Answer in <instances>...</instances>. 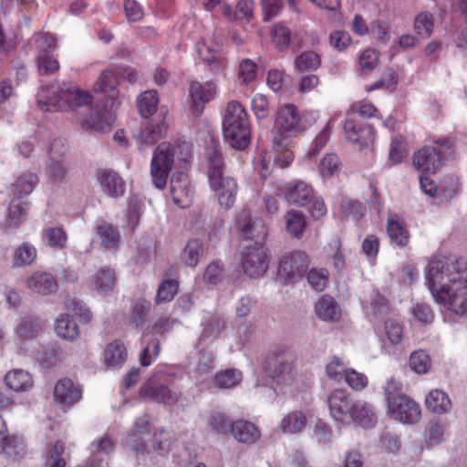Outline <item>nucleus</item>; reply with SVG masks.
<instances>
[{
  "instance_id": "obj_50",
  "label": "nucleus",
  "mask_w": 467,
  "mask_h": 467,
  "mask_svg": "<svg viewBox=\"0 0 467 467\" xmlns=\"http://www.w3.org/2000/svg\"><path fill=\"white\" fill-rule=\"evenodd\" d=\"M414 30L422 38H428L433 32V18L430 13H420L414 21Z\"/></svg>"
},
{
  "instance_id": "obj_21",
  "label": "nucleus",
  "mask_w": 467,
  "mask_h": 467,
  "mask_svg": "<svg viewBox=\"0 0 467 467\" xmlns=\"http://www.w3.org/2000/svg\"><path fill=\"white\" fill-rule=\"evenodd\" d=\"M54 397L57 403L72 405L80 400L82 390L71 379L64 378L59 379L54 388Z\"/></svg>"
},
{
  "instance_id": "obj_3",
  "label": "nucleus",
  "mask_w": 467,
  "mask_h": 467,
  "mask_svg": "<svg viewBox=\"0 0 467 467\" xmlns=\"http://www.w3.org/2000/svg\"><path fill=\"white\" fill-rule=\"evenodd\" d=\"M327 405L331 417L344 424L357 423L369 427L376 422V415L369 405L362 400H356L343 389H335L327 397Z\"/></svg>"
},
{
  "instance_id": "obj_18",
  "label": "nucleus",
  "mask_w": 467,
  "mask_h": 467,
  "mask_svg": "<svg viewBox=\"0 0 467 467\" xmlns=\"http://www.w3.org/2000/svg\"><path fill=\"white\" fill-rule=\"evenodd\" d=\"M26 285L28 290L40 295H50L57 289V283L55 277L46 271L36 270L26 279Z\"/></svg>"
},
{
  "instance_id": "obj_39",
  "label": "nucleus",
  "mask_w": 467,
  "mask_h": 467,
  "mask_svg": "<svg viewBox=\"0 0 467 467\" xmlns=\"http://www.w3.org/2000/svg\"><path fill=\"white\" fill-rule=\"evenodd\" d=\"M92 285L99 293L111 291L116 285L115 273L109 268L98 270L92 277Z\"/></svg>"
},
{
  "instance_id": "obj_61",
  "label": "nucleus",
  "mask_w": 467,
  "mask_h": 467,
  "mask_svg": "<svg viewBox=\"0 0 467 467\" xmlns=\"http://www.w3.org/2000/svg\"><path fill=\"white\" fill-rule=\"evenodd\" d=\"M379 54L375 49L368 48L359 56V68L363 74L370 72L378 64Z\"/></svg>"
},
{
  "instance_id": "obj_60",
  "label": "nucleus",
  "mask_w": 467,
  "mask_h": 467,
  "mask_svg": "<svg viewBox=\"0 0 467 467\" xmlns=\"http://www.w3.org/2000/svg\"><path fill=\"white\" fill-rule=\"evenodd\" d=\"M446 428L445 425L439 422H431L426 435V442L429 445H437L441 443L445 437Z\"/></svg>"
},
{
  "instance_id": "obj_11",
  "label": "nucleus",
  "mask_w": 467,
  "mask_h": 467,
  "mask_svg": "<svg viewBox=\"0 0 467 467\" xmlns=\"http://www.w3.org/2000/svg\"><path fill=\"white\" fill-rule=\"evenodd\" d=\"M390 416L400 422L413 424L421 418L420 405L408 396L389 400L388 406Z\"/></svg>"
},
{
  "instance_id": "obj_62",
  "label": "nucleus",
  "mask_w": 467,
  "mask_h": 467,
  "mask_svg": "<svg viewBox=\"0 0 467 467\" xmlns=\"http://www.w3.org/2000/svg\"><path fill=\"white\" fill-rule=\"evenodd\" d=\"M343 379L354 390H362L368 385V378L364 374L351 368H348Z\"/></svg>"
},
{
  "instance_id": "obj_45",
  "label": "nucleus",
  "mask_w": 467,
  "mask_h": 467,
  "mask_svg": "<svg viewBox=\"0 0 467 467\" xmlns=\"http://www.w3.org/2000/svg\"><path fill=\"white\" fill-rule=\"evenodd\" d=\"M16 437L10 435L4 419L0 416V453L16 455Z\"/></svg>"
},
{
  "instance_id": "obj_63",
  "label": "nucleus",
  "mask_w": 467,
  "mask_h": 467,
  "mask_svg": "<svg viewBox=\"0 0 467 467\" xmlns=\"http://www.w3.org/2000/svg\"><path fill=\"white\" fill-rule=\"evenodd\" d=\"M328 273L326 269H311L307 274V281L310 285L322 291L327 284Z\"/></svg>"
},
{
  "instance_id": "obj_36",
  "label": "nucleus",
  "mask_w": 467,
  "mask_h": 467,
  "mask_svg": "<svg viewBox=\"0 0 467 467\" xmlns=\"http://www.w3.org/2000/svg\"><path fill=\"white\" fill-rule=\"evenodd\" d=\"M127 358V350L120 341H113L107 345L104 354V361L108 367H119Z\"/></svg>"
},
{
  "instance_id": "obj_22",
  "label": "nucleus",
  "mask_w": 467,
  "mask_h": 467,
  "mask_svg": "<svg viewBox=\"0 0 467 467\" xmlns=\"http://www.w3.org/2000/svg\"><path fill=\"white\" fill-rule=\"evenodd\" d=\"M167 130L168 124L164 119L145 125L140 130L139 133L136 134V140L140 148L142 149L152 146L165 136Z\"/></svg>"
},
{
  "instance_id": "obj_48",
  "label": "nucleus",
  "mask_w": 467,
  "mask_h": 467,
  "mask_svg": "<svg viewBox=\"0 0 467 467\" xmlns=\"http://www.w3.org/2000/svg\"><path fill=\"white\" fill-rule=\"evenodd\" d=\"M208 425L218 434H226L230 431L234 421L230 417L222 412H213L207 419Z\"/></svg>"
},
{
  "instance_id": "obj_14",
  "label": "nucleus",
  "mask_w": 467,
  "mask_h": 467,
  "mask_svg": "<svg viewBox=\"0 0 467 467\" xmlns=\"http://www.w3.org/2000/svg\"><path fill=\"white\" fill-rule=\"evenodd\" d=\"M197 52L211 73L218 75L227 68L228 60L218 45L202 40L197 44Z\"/></svg>"
},
{
  "instance_id": "obj_53",
  "label": "nucleus",
  "mask_w": 467,
  "mask_h": 467,
  "mask_svg": "<svg viewBox=\"0 0 467 467\" xmlns=\"http://www.w3.org/2000/svg\"><path fill=\"white\" fill-rule=\"evenodd\" d=\"M36 66L41 75H52L59 70V63L52 54L37 55Z\"/></svg>"
},
{
  "instance_id": "obj_17",
  "label": "nucleus",
  "mask_w": 467,
  "mask_h": 467,
  "mask_svg": "<svg viewBox=\"0 0 467 467\" xmlns=\"http://www.w3.org/2000/svg\"><path fill=\"white\" fill-rule=\"evenodd\" d=\"M209 182L218 197L220 205L224 209H230L234 203L237 192L235 180L231 177L222 176L209 181Z\"/></svg>"
},
{
  "instance_id": "obj_56",
  "label": "nucleus",
  "mask_w": 467,
  "mask_h": 467,
  "mask_svg": "<svg viewBox=\"0 0 467 467\" xmlns=\"http://www.w3.org/2000/svg\"><path fill=\"white\" fill-rule=\"evenodd\" d=\"M47 244L55 248H64L67 244V234L60 227H50L45 229Z\"/></svg>"
},
{
  "instance_id": "obj_31",
  "label": "nucleus",
  "mask_w": 467,
  "mask_h": 467,
  "mask_svg": "<svg viewBox=\"0 0 467 467\" xmlns=\"http://www.w3.org/2000/svg\"><path fill=\"white\" fill-rule=\"evenodd\" d=\"M37 257L36 248L28 242H24L14 251L12 266L22 268L32 265Z\"/></svg>"
},
{
  "instance_id": "obj_42",
  "label": "nucleus",
  "mask_w": 467,
  "mask_h": 467,
  "mask_svg": "<svg viewBox=\"0 0 467 467\" xmlns=\"http://www.w3.org/2000/svg\"><path fill=\"white\" fill-rule=\"evenodd\" d=\"M321 65V58L317 53L312 50L305 51L295 59V68L298 72L316 70Z\"/></svg>"
},
{
  "instance_id": "obj_24",
  "label": "nucleus",
  "mask_w": 467,
  "mask_h": 467,
  "mask_svg": "<svg viewBox=\"0 0 467 467\" xmlns=\"http://www.w3.org/2000/svg\"><path fill=\"white\" fill-rule=\"evenodd\" d=\"M313 197V189L303 181H294L285 186V198L292 204L304 206Z\"/></svg>"
},
{
  "instance_id": "obj_33",
  "label": "nucleus",
  "mask_w": 467,
  "mask_h": 467,
  "mask_svg": "<svg viewBox=\"0 0 467 467\" xmlns=\"http://www.w3.org/2000/svg\"><path fill=\"white\" fill-rule=\"evenodd\" d=\"M96 233L100 239V245L105 249H114L119 245L120 234L116 227L102 222L96 226Z\"/></svg>"
},
{
  "instance_id": "obj_32",
  "label": "nucleus",
  "mask_w": 467,
  "mask_h": 467,
  "mask_svg": "<svg viewBox=\"0 0 467 467\" xmlns=\"http://www.w3.org/2000/svg\"><path fill=\"white\" fill-rule=\"evenodd\" d=\"M284 221L285 230L292 237H302L306 229V218L302 212L290 210L285 214Z\"/></svg>"
},
{
  "instance_id": "obj_7",
  "label": "nucleus",
  "mask_w": 467,
  "mask_h": 467,
  "mask_svg": "<svg viewBox=\"0 0 467 467\" xmlns=\"http://www.w3.org/2000/svg\"><path fill=\"white\" fill-rule=\"evenodd\" d=\"M304 130L299 111L294 104H284L278 108L273 130V144L277 147L291 146L293 138Z\"/></svg>"
},
{
  "instance_id": "obj_35",
  "label": "nucleus",
  "mask_w": 467,
  "mask_h": 467,
  "mask_svg": "<svg viewBox=\"0 0 467 467\" xmlns=\"http://www.w3.org/2000/svg\"><path fill=\"white\" fill-rule=\"evenodd\" d=\"M315 310L317 317L325 321L337 320L340 317V309L330 296H323L317 303Z\"/></svg>"
},
{
  "instance_id": "obj_47",
  "label": "nucleus",
  "mask_w": 467,
  "mask_h": 467,
  "mask_svg": "<svg viewBox=\"0 0 467 467\" xmlns=\"http://www.w3.org/2000/svg\"><path fill=\"white\" fill-rule=\"evenodd\" d=\"M387 233L390 240L399 246H405L409 242V234L398 220H389Z\"/></svg>"
},
{
  "instance_id": "obj_54",
  "label": "nucleus",
  "mask_w": 467,
  "mask_h": 467,
  "mask_svg": "<svg viewBox=\"0 0 467 467\" xmlns=\"http://www.w3.org/2000/svg\"><path fill=\"white\" fill-rule=\"evenodd\" d=\"M178 291V282L176 280H166L159 285L156 303L170 302L173 299Z\"/></svg>"
},
{
  "instance_id": "obj_8",
  "label": "nucleus",
  "mask_w": 467,
  "mask_h": 467,
  "mask_svg": "<svg viewBox=\"0 0 467 467\" xmlns=\"http://www.w3.org/2000/svg\"><path fill=\"white\" fill-rule=\"evenodd\" d=\"M437 143L441 149L425 146L414 154L413 165L417 170L435 173L442 167V155L450 154L451 143L447 139L438 140Z\"/></svg>"
},
{
  "instance_id": "obj_41",
  "label": "nucleus",
  "mask_w": 467,
  "mask_h": 467,
  "mask_svg": "<svg viewBox=\"0 0 467 467\" xmlns=\"http://www.w3.org/2000/svg\"><path fill=\"white\" fill-rule=\"evenodd\" d=\"M241 371L234 368H228L216 373L213 377V383L219 389H232L237 386L242 380Z\"/></svg>"
},
{
  "instance_id": "obj_58",
  "label": "nucleus",
  "mask_w": 467,
  "mask_h": 467,
  "mask_svg": "<svg viewBox=\"0 0 467 467\" xmlns=\"http://www.w3.org/2000/svg\"><path fill=\"white\" fill-rule=\"evenodd\" d=\"M347 370L348 368L344 362L337 357L332 358L326 367L327 377L337 382H340L343 379Z\"/></svg>"
},
{
  "instance_id": "obj_64",
  "label": "nucleus",
  "mask_w": 467,
  "mask_h": 467,
  "mask_svg": "<svg viewBox=\"0 0 467 467\" xmlns=\"http://www.w3.org/2000/svg\"><path fill=\"white\" fill-rule=\"evenodd\" d=\"M65 451L64 444L57 441L48 451L47 463L49 467H66V461L62 457Z\"/></svg>"
},
{
  "instance_id": "obj_6",
  "label": "nucleus",
  "mask_w": 467,
  "mask_h": 467,
  "mask_svg": "<svg viewBox=\"0 0 467 467\" xmlns=\"http://www.w3.org/2000/svg\"><path fill=\"white\" fill-rule=\"evenodd\" d=\"M224 140L234 149H244L250 141L248 113L237 100L230 101L223 120Z\"/></svg>"
},
{
  "instance_id": "obj_10",
  "label": "nucleus",
  "mask_w": 467,
  "mask_h": 467,
  "mask_svg": "<svg viewBox=\"0 0 467 467\" xmlns=\"http://www.w3.org/2000/svg\"><path fill=\"white\" fill-rule=\"evenodd\" d=\"M308 257L303 251H294L284 255L278 266V275L285 283L295 282L307 270Z\"/></svg>"
},
{
  "instance_id": "obj_25",
  "label": "nucleus",
  "mask_w": 467,
  "mask_h": 467,
  "mask_svg": "<svg viewBox=\"0 0 467 467\" xmlns=\"http://www.w3.org/2000/svg\"><path fill=\"white\" fill-rule=\"evenodd\" d=\"M254 2L253 0H237L235 7L223 4L221 10L229 21L249 22L254 17Z\"/></svg>"
},
{
  "instance_id": "obj_23",
  "label": "nucleus",
  "mask_w": 467,
  "mask_h": 467,
  "mask_svg": "<svg viewBox=\"0 0 467 467\" xmlns=\"http://www.w3.org/2000/svg\"><path fill=\"white\" fill-rule=\"evenodd\" d=\"M230 432L238 442L248 445L254 444L261 438L259 428L252 421L244 420H234Z\"/></svg>"
},
{
  "instance_id": "obj_49",
  "label": "nucleus",
  "mask_w": 467,
  "mask_h": 467,
  "mask_svg": "<svg viewBox=\"0 0 467 467\" xmlns=\"http://www.w3.org/2000/svg\"><path fill=\"white\" fill-rule=\"evenodd\" d=\"M32 43L37 49V55L52 54L57 48V39L47 33H39L34 36Z\"/></svg>"
},
{
  "instance_id": "obj_46",
  "label": "nucleus",
  "mask_w": 467,
  "mask_h": 467,
  "mask_svg": "<svg viewBox=\"0 0 467 467\" xmlns=\"http://www.w3.org/2000/svg\"><path fill=\"white\" fill-rule=\"evenodd\" d=\"M409 366L417 374H426L431 367L430 356L423 350H417L410 354Z\"/></svg>"
},
{
  "instance_id": "obj_9",
  "label": "nucleus",
  "mask_w": 467,
  "mask_h": 467,
  "mask_svg": "<svg viewBox=\"0 0 467 467\" xmlns=\"http://www.w3.org/2000/svg\"><path fill=\"white\" fill-rule=\"evenodd\" d=\"M268 373L275 385V389H279V391L283 392L284 389L292 387L296 382L298 371L296 358L291 355L276 358Z\"/></svg>"
},
{
  "instance_id": "obj_13",
  "label": "nucleus",
  "mask_w": 467,
  "mask_h": 467,
  "mask_svg": "<svg viewBox=\"0 0 467 467\" xmlns=\"http://www.w3.org/2000/svg\"><path fill=\"white\" fill-rule=\"evenodd\" d=\"M161 380V373H157L149 379L140 388V394L143 397L152 398L168 405L178 403L182 400V393L162 385Z\"/></svg>"
},
{
  "instance_id": "obj_2",
  "label": "nucleus",
  "mask_w": 467,
  "mask_h": 467,
  "mask_svg": "<svg viewBox=\"0 0 467 467\" xmlns=\"http://www.w3.org/2000/svg\"><path fill=\"white\" fill-rule=\"evenodd\" d=\"M238 229L246 240H254L253 244L244 245L241 265L244 272L251 277H260L268 268L267 256L262 246L267 232L262 221H252L247 212L239 215Z\"/></svg>"
},
{
  "instance_id": "obj_28",
  "label": "nucleus",
  "mask_w": 467,
  "mask_h": 467,
  "mask_svg": "<svg viewBox=\"0 0 467 467\" xmlns=\"http://www.w3.org/2000/svg\"><path fill=\"white\" fill-rule=\"evenodd\" d=\"M5 384L16 392L27 391L33 387V379L27 371L16 368L5 374Z\"/></svg>"
},
{
  "instance_id": "obj_55",
  "label": "nucleus",
  "mask_w": 467,
  "mask_h": 467,
  "mask_svg": "<svg viewBox=\"0 0 467 467\" xmlns=\"http://www.w3.org/2000/svg\"><path fill=\"white\" fill-rule=\"evenodd\" d=\"M339 169L340 161L336 154L328 153L321 160L319 171L324 178L334 175Z\"/></svg>"
},
{
  "instance_id": "obj_1",
  "label": "nucleus",
  "mask_w": 467,
  "mask_h": 467,
  "mask_svg": "<svg viewBox=\"0 0 467 467\" xmlns=\"http://www.w3.org/2000/svg\"><path fill=\"white\" fill-rule=\"evenodd\" d=\"M427 281L439 305L459 317H467V265L462 259H432Z\"/></svg>"
},
{
  "instance_id": "obj_12",
  "label": "nucleus",
  "mask_w": 467,
  "mask_h": 467,
  "mask_svg": "<svg viewBox=\"0 0 467 467\" xmlns=\"http://www.w3.org/2000/svg\"><path fill=\"white\" fill-rule=\"evenodd\" d=\"M66 84L43 86L36 94V105L43 111H58L67 109Z\"/></svg>"
},
{
  "instance_id": "obj_59",
  "label": "nucleus",
  "mask_w": 467,
  "mask_h": 467,
  "mask_svg": "<svg viewBox=\"0 0 467 467\" xmlns=\"http://www.w3.org/2000/svg\"><path fill=\"white\" fill-rule=\"evenodd\" d=\"M252 110L254 116L263 119L269 115V100L266 96L263 94H255L251 102Z\"/></svg>"
},
{
  "instance_id": "obj_16",
  "label": "nucleus",
  "mask_w": 467,
  "mask_h": 467,
  "mask_svg": "<svg viewBox=\"0 0 467 467\" xmlns=\"http://www.w3.org/2000/svg\"><path fill=\"white\" fill-rule=\"evenodd\" d=\"M217 91V84L213 80L204 83L192 81L189 94L191 98V109L193 113L199 115L204 109L206 103L215 98Z\"/></svg>"
},
{
  "instance_id": "obj_51",
  "label": "nucleus",
  "mask_w": 467,
  "mask_h": 467,
  "mask_svg": "<svg viewBox=\"0 0 467 467\" xmlns=\"http://www.w3.org/2000/svg\"><path fill=\"white\" fill-rule=\"evenodd\" d=\"M36 181L37 179L35 174L20 176L13 185L14 193L18 198L29 194L33 191Z\"/></svg>"
},
{
  "instance_id": "obj_26",
  "label": "nucleus",
  "mask_w": 467,
  "mask_h": 467,
  "mask_svg": "<svg viewBox=\"0 0 467 467\" xmlns=\"http://www.w3.org/2000/svg\"><path fill=\"white\" fill-rule=\"evenodd\" d=\"M101 191L110 197H119L124 193L125 183L119 175L112 171H102L98 176Z\"/></svg>"
},
{
  "instance_id": "obj_52",
  "label": "nucleus",
  "mask_w": 467,
  "mask_h": 467,
  "mask_svg": "<svg viewBox=\"0 0 467 467\" xmlns=\"http://www.w3.org/2000/svg\"><path fill=\"white\" fill-rule=\"evenodd\" d=\"M385 335L391 345H398L403 338V327L394 318H388L384 325Z\"/></svg>"
},
{
  "instance_id": "obj_34",
  "label": "nucleus",
  "mask_w": 467,
  "mask_h": 467,
  "mask_svg": "<svg viewBox=\"0 0 467 467\" xmlns=\"http://www.w3.org/2000/svg\"><path fill=\"white\" fill-rule=\"evenodd\" d=\"M55 330L58 337L69 341L75 340L79 335L76 321L67 314L57 317Z\"/></svg>"
},
{
  "instance_id": "obj_5",
  "label": "nucleus",
  "mask_w": 467,
  "mask_h": 467,
  "mask_svg": "<svg viewBox=\"0 0 467 467\" xmlns=\"http://www.w3.org/2000/svg\"><path fill=\"white\" fill-rule=\"evenodd\" d=\"M163 143L153 153L150 163V176L154 186L164 189L170 171L175 163L185 168L189 157V147L186 143L182 146Z\"/></svg>"
},
{
  "instance_id": "obj_38",
  "label": "nucleus",
  "mask_w": 467,
  "mask_h": 467,
  "mask_svg": "<svg viewBox=\"0 0 467 467\" xmlns=\"http://www.w3.org/2000/svg\"><path fill=\"white\" fill-rule=\"evenodd\" d=\"M66 96L65 99L67 100V108L78 109L84 106L89 105L91 102V95L86 90L80 89L79 88L66 84Z\"/></svg>"
},
{
  "instance_id": "obj_15",
  "label": "nucleus",
  "mask_w": 467,
  "mask_h": 467,
  "mask_svg": "<svg viewBox=\"0 0 467 467\" xmlns=\"http://www.w3.org/2000/svg\"><path fill=\"white\" fill-rule=\"evenodd\" d=\"M66 148L61 140H54L48 150V161L46 165V173L54 182H62L67 174V166L63 161Z\"/></svg>"
},
{
  "instance_id": "obj_4",
  "label": "nucleus",
  "mask_w": 467,
  "mask_h": 467,
  "mask_svg": "<svg viewBox=\"0 0 467 467\" xmlns=\"http://www.w3.org/2000/svg\"><path fill=\"white\" fill-rule=\"evenodd\" d=\"M118 80L115 74L110 70H104L94 84V91L98 93L109 94L111 102L109 109H94L95 116H79V123L90 130L97 131H105L109 130L114 122L116 116L113 111L119 104L118 100V91L115 90Z\"/></svg>"
},
{
  "instance_id": "obj_43",
  "label": "nucleus",
  "mask_w": 467,
  "mask_h": 467,
  "mask_svg": "<svg viewBox=\"0 0 467 467\" xmlns=\"http://www.w3.org/2000/svg\"><path fill=\"white\" fill-rule=\"evenodd\" d=\"M271 38L278 50H286L289 47L292 38L291 31L284 24H275L271 29Z\"/></svg>"
},
{
  "instance_id": "obj_19",
  "label": "nucleus",
  "mask_w": 467,
  "mask_h": 467,
  "mask_svg": "<svg viewBox=\"0 0 467 467\" xmlns=\"http://www.w3.org/2000/svg\"><path fill=\"white\" fill-rule=\"evenodd\" d=\"M346 138L358 149L369 146L373 142L374 132L370 126L356 123L353 120L346 121L344 125Z\"/></svg>"
},
{
  "instance_id": "obj_40",
  "label": "nucleus",
  "mask_w": 467,
  "mask_h": 467,
  "mask_svg": "<svg viewBox=\"0 0 467 467\" xmlns=\"http://www.w3.org/2000/svg\"><path fill=\"white\" fill-rule=\"evenodd\" d=\"M202 254V243L199 239H192L182 253V260L187 266L195 267Z\"/></svg>"
},
{
  "instance_id": "obj_37",
  "label": "nucleus",
  "mask_w": 467,
  "mask_h": 467,
  "mask_svg": "<svg viewBox=\"0 0 467 467\" xmlns=\"http://www.w3.org/2000/svg\"><path fill=\"white\" fill-rule=\"evenodd\" d=\"M26 213V203L12 201L4 223L5 231L9 232L18 228L24 220Z\"/></svg>"
},
{
  "instance_id": "obj_27",
  "label": "nucleus",
  "mask_w": 467,
  "mask_h": 467,
  "mask_svg": "<svg viewBox=\"0 0 467 467\" xmlns=\"http://www.w3.org/2000/svg\"><path fill=\"white\" fill-rule=\"evenodd\" d=\"M205 160V168L209 181L222 177L223 171V161L214 141H212V143L207 146Z\"/></svg>"
},
{
  "instance_id": "obj_29",
  "label": "nucleus",
  "mask_w": 467,
  "mask_h": 467,
  "mask_svg": "<svg viewBox=\"0 0 467 467\" xmlns=\"http://www.w3.org/2000/svg\"><path fill=\"white\" fill-rule=\"evenodd\" d=\"M306 425V416L299 410H293L285 414L278 424V431L283 434H296L301 432Z\"/></svg>"
},
{
  "instance_id": "obj_44",
  "label": "nucleus",
  "mask_w": 467,
  "mask_h": 467,
  "mask_svg": "<svg viewBox=\"0 0 467 467\" xmlns=\"http://www.w3.org/2000/svg\"><path fill=\"white\" fill-rule=\"evenodd\" d=\"M159 99L154 90H148L142 93L138 100V109L144 118L151 116L157 109Z\"/></svg>"
},
{
  "instance_id": "obj_20",
  "label": "nucleus",
  "mask_w": 467,
  "mask_h": 467,
  "mask_svg": "<svg viewBox=\"0 0 467 467\" xmlns=\"http://www.w3.org/2000/svg\"><path fill=\"white\" fill-rule=\"evenodd\" d=\"M171 194L176 205L181 208L188 207L192 200V191L188 177L185 173H174L171 179Z\"/></svg>"
},
{
  "instance_id": "obj_30",
  "label": "nucleus",
  "mask_w": 467,
  "mask_h": 467,
  "mask_svg": "<svg viewBox=\"0 0 467 467\" xmlns=\"http://www.w3.org/2000/svg\"><path fill=\"white\" fill-rule=\"evenodd\" d=\"M425 404L429 410L436 414H444L451 410V401L443 390L432 389L425 398Z\"/></svg>"
},
{
  "instance_id": "obj_57",
  "label": "nucleus",
  "mask_w": 467,
  "mask_h": 467,
  "mask_svg": "<svg viewBox=\"0 0 467 467\" xmlns=\"http://www.w3.org/2000/svg\"><path fill=\"white\" fill-rule=\"evenodd\" d=\"M42 329L40 323L30 317L23 319L16 328V333L23 338H30Z\"/></svg>"
}]
</instances>
